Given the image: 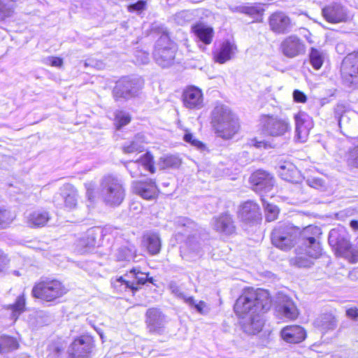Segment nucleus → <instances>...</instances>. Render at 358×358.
I'll return each mask as SVG.
<instances>
[{
    "instance_id": "nucleus-1",
    "label": "nucleus",
    "mask_w": 358,
    "mask_h": 358,
    "mask_svg": "<svg viewBox=\"0 0 358 358\" xmlns=\"http://www.w3.org/2000/svg\"><path fill=\"white\" fill-rule=\"evenodd\" d=\"M270 307L271 300L266 291L249 289L236 300L234 311L242 318L243 331L249 334H256L264 326L262 313Z\"/></svg>"
},
{
    "instance_id": "nucleus-2",
    "label": "nucleus",
    "mask_w": 358,
    "mask_h": 358,
    "mask_svg": "<svg viewBox=\"0 0 358 358\" xmlns=\"http://www.w3.org/2000/svg\"><path fill=\"white\" fill-rule=\"evenodd\" d=\"M87 199L94 202L96 197L110 206H119L125 197V189L122 180L113 174L103 176L99 182V189L94 182L85 184Z\"/></svg>"
},
{
    "instance_id": "nucleus-3",
    "label": "nucleus",
    "mask_w": 358,
    "mask_h": 358,
    "mask_svg": "<svg viewBox=\"0 0 358 358\" xmlns=\"http://www.w3.org/2000/svg\"><path fill=\"white\" fill-rule=\"evenodd\" d=\"M211 123L217 136L229 140L238 131L240 124L237 117L224 105H217L211 113Z\"/></svg>"
},
{
    "instance_id": "nucleus-4",
    "label": "nucleus",
    "mask_w": 358,
    "mask_h": 358,
    "mask_svg": "<svg viewBox=\"0 0 358 358\" xmlns=\"http://www.w3.org/2000/svg\"><path fill=\"white\" fill-rule=\"evenodd\" d=\"M146 282L152 283V279L148 278V273H143L139 268H133L124 276L116 277L111 279V285L117 293L136 292L139 286L143 285Z\"/></svg>"
},
{
    "instance_id": "nucleus-5",
    "label": "nucleus",
    "mask_w": 358,
    "mask_h": 358,
    "mask_svg": "<svg viewBox=\"0 0 358 358\" xmlns=\"http://www.w3.org/2000/svg\"><path fill=\"white\" fill-rule=\"evenodd\" d=\"M68 289L59 280L44 278L37 282L32 289L34 297L48 302H52L63 296Z\"/></svg>"
},
{
    "instance_id": "nucleus-6",
    "label": "nucleus",
    "mask_w": 358,
    "mask_h": 358,
    "mask_svg": "<svg viewBox=\"0 0 358 358\" xmlns=\"http://www.w3.org/2000/svg\"><path fill=\"white\" fill-rule=\"evenodd\" d=\"M299 229L288 223H280L271 233L272 244L282 250H289L296 242Z\"/></svg>"
},
{
    "instance_id": "nucleus-7",
    "label": "nucleus",
    "mask_w": 358,
    "mask_h": 358,
    "mask_svg": "<svg viewBox=\"0 0 358 358\" xmlns=\"http://www.w3.org/2000/svg\"><path fill=\"white\" fill-rule=\"evenodd\" d=\"M176 44L166 34L161 35L157 40L153 52L154 59L157 64L163 68L173 64L176 52Z\"/></svg>"
},
{
    "instance_id": "nucleus-8",
    "label": "nucleus",
    "mask_w": 358,
    "mask_h": 358,
    "mask_svg": "<svg viewBox=\"0 0 358 358\" xmlns=\"http://www.w3.org/2000/svg\"><path fill=\"white\" fill-rule=\"evenodd\" d=\"M143 85L141 78H123L117 82L113 90V97L116 101L128 100L137 96Z\"/></svg>"
},
{
    "instance_id": "nucleus-9",
    "label": "nucleus",
    "mask_w": 358,
    "mask_h": 358,
    "mask_svg": "<svg viewBox=\"0 0 358 358\" xmlns=\"http://www.w3.org/2000/svg\"><path fill=\"white\" fill-rule=\"evenodd\" d=\"M320 229L316 226L309 225L302 231L299 230L298 237L301 238V245L308 250V255L318 258L322 254L320 243L316 241L315 237L320 234Z\"/></svg>"
},
{
    "instance_id": "nucleus-10",
    "label": "nucleus",
    "mask_w": 358,
    "mask_h": 358,
    "mask_svg": "<svg viewBox=\"0 0 358 358\" xmlns=\"http://www.w3.org/2000/svg\"><path fill=\"white\" fill-rule=\"evenodd\" d=\"M341 73L343 83L348 87L357 84L358 76V52L348 55L341 66Z\"/></svg>"
},
{
    "instance_id": "nucleus-11",
    "label": "nucleus",
    "mask_w": 358,
    "mask_h": 358,
    "mask_svg": "<svg viewBox=\"0 0 358 358\" xmlns=\"http://www.w3.org/2000/svg\"><path fill=\"white\" fill-rule=\"evenodd\" d=\"M94 348L93 339L84 335L73 340L68 348V358H90Z\"/></svg>"
},
{
    "instance_id": "nucleus-12",
    "label": "nucleus",
    "mask_w": 358,
    "mask_h": 358,
    "mask_svg": "<svg viewBox=\"0 0 358 358\" xmlns=\"http://www.w3.org/2000/svg\"><path fill=\"white\" fill-rule=\"evenodd\" d=\"M261 122L264 131L272 136H280L289 131L290 126L289 122L285 120L278 118L277 116L264 115Z\"/></svg>"
},
{
    "instance_id": "nucleus-13",
    "label": "nucleus",
    "mask_w": 358,
    "mask_h": 358,
    "mask_svg": "<svg viewBox=\"0 0 358 358\" xmlns=\"http://www.w3.org/2000/svg\"><path fill=\"white\" fill-rule=\"evenodd\" d=\"M85 234L87 239V245L94 249L96 247L101 246L103 238L108 235L117 238L120 234V230L112 226H106L103 228L94 227L89 229Z\"/></svg>"
},
{
    "instance_id": "nucleus-14",
    "label": "nucleus",
    "mask_w": 358,
    "mask_h": 358,
    "mask_svg": "<svg viewBox=\"0 0 358 358\" xmlns=\"http://www.w3.org/2000/svg\"><path fill=\"white\" fill-rule=\"evenodd\" d=\"M124 166L129 172L132 178H138L142 176V173L139 171V166H142L144 171L154 173L155 168L154 166V158L150 152H147L145 154L135 161H128L124 162Z\"/></svg>"
},
{
    "instance_id": "nucleus-15",
    "label": "nucleus",
    "mask_w": 358,
    "mask_h": 358,
    "mask_svg": "<svg viewBox=\"0 0 358 358\" xmlns=\"http://www.w3.org/2000/svg\"><path fill=\"white\" fill-rule=\"evenodd\" d=\"M250 183L254 191L261 196L269 193L274 185V178L269 173L257 170L250 178Z\"/></svg>"
},
{
    "instance_id": "nucleus-16",
    "label": "nucleus",
    "mask_w": 358,
    "mask_h": 358,
    "mask_svg": "<svg viewBox=\"0 0 358 358\" xmlns=\"http://www.w3.org/2000/svg\"><path fill=\"white\" fill-rule=\"evenodd\" d=\"M282 54L288 58H294L305 54L306 46L304 42L296 35H290L281 42Z\"/></svg>"
},
{
    "instance_id": "nucleus-17",
    "label": "nucleus",
    "mask_w": 358,
    "mask_h": 358,
    "mask_svg": "<svg viewBox=\"0 0 358 358\" xmlns=\"http://www.w3.org/2000/svg\"><path fill=\"white\" fill-rule=\"evenodd\" d=\"M184 106L190 110H199L203 106L202 90L194 85L186 87L182 94Z\"/></svg>"
},
{
    "instance_id": "nucleus-18",
    "label": "nucleus",
    "mask_w": 358,
    "mask_h": 358,
    "mask_svg": "<svg viewBox=\"0 0 358 358\" xmlns=\"http://www.w3.org/2000/svg\"><path fill=\"white\" fill-rule=\"evenodd\" d=\"M324 19L330 23L346 22L349 18L347 9L340 3H332L322 8Z\"/></svg>"
},
{
    "instance_id": "nucleus-19",
    "label": "nucleus",
    "mask_w": 358,
    "mask_h": 358,
    "mask_svg": "<svg viewBox=\"0 0 358 358\" xmlns=\"http://www.w3.org/2000/svg\"><path fill=\"white\" fill-rule=\"evenodd\" d=\"M295 119V138L299 142H305L308 138L310 130L313 127L311 118L305 113H299L294 116Z\"/></svg>"
},
{
    "instance_id": "nucleus-20",
    "label": "nucleus",
    "mask_w": 358,
    "mask_h": 358,
    "mask_svg": "<svg viewBox=\"0 0 358 358\" xmlns=\"http://www.w3.org/2000/svg\"><path fill=\"white\" fill-rule=\"evenodd\" d=\"M348 234L343 228L333 229L329 234V243L339 252H347L350 249Z\"/></svg>"
},
{
    "instance_id": "nucleus-21",
    "label": "nucleus",
    "mask_w": 358,
    "mask_h": 358,
    "mask_svg": "<svg viewBox=\"0 0 358 358\" xmlns=\"http://www.w3.org/2000/svg\"><path fill=\"white\" fill-rule=\"evenodd\" d=\"M238 216L241 221L246 223L256 222L261 218L259 207L256 203L247 201L240 206Z\"/></svg>"
},
{
    "instance_id": "nucleus-22",
    "label": "nucleus",
    "mask_w": 358,
    "mask_h": 358,
    "mask_svg": "<svg viewBox=\"0 0 358 358\" xmlns=\"http://www.w3.org/2000/svg\"><path fill=\"white\" fill-rule=\"evenodd\" d=\"M133 192L146 200H151L157 196V188L152 180L134 181L132 183Z\"/></svg>"
},
{
    "instance_id": "nucleus-23",
    "label": "nucleus",
    "mask_w": 358,
    "mask_h": 358,
    "mask_svg": "<svg viewBox=\"0 0 358 358\" xmlns=\"http://www.w3.org/2000/svg\"><path fill=\"white\" fill-rule=\"evenodd\" d=\"M269 25L271 30L277 34H285L292 28L289 17L281 11L275 12L270 16Z\"/></svg>"
},
{
    "instance_id": "nucleus-24",
    "label": "nucleus",
    "mask_w": 358,
    "mask_h": 358,
    "mask_svg": "<svg viewBox=\"0 0 358 358\" xmlns=\"http://www.w3.org/2000/svg\"><path fill=\"white\" fill-rule=\"evenodd\" d=\"M212 226L215 231L227 236L234 234L236 230L232 217L228 213L214 217Z\"/></svg>"
},
{
    "instance_id": "nucleus-25",
    "label": "nucleus",
    "mask_w": 358,
    "mask_h": 358,
    "mask_svg": "<svg viewBox=\"0 0 358 358\" xmlns=\"http://www.w3.org/2000/svg\"><path fill=\"white\" fill-rule=\"evenodd\" d=\"M62 193L55 196L54 202L57 206H60L59 200L64 202V206L69 210L73 209L77 205V192L69 185H64L62 189Z\"/></svg>"
},
{
    "instance_id": "nucleus-26",
    "label": "nucleus",
    "mask_w": 358,
    "mask_h": 358,
    "mask_svg": "<svg viewBox=\"0 0 358 358\" xmlns=\"http://www.w3.org/2000/svg\"><path fill=\"white\" fill-rule=\"evenodd\" d=\"M282 338L289 343H299L305 340L306 333L301 326L289 325L284 327L280 332Z\"/></svg>"
},
{
    "instance_id": "nucleus-27",
    "label": "nucleus",
    "mask_w": 358,
    "mask_h": 358,
    "mask_svg": "<svg viewBox=\"0 0 358 358\" xmlns=\"http://www.w3.org/2000/svg\"><path fill=\"white\" fill-rule=\"evenodd\" d=\"M146 323L150 331L160 332L164 327V315L157 308H150L146 313Z\"/></svg>"
},
{
    "instance_id": "nucleus-28",
    "label": "nucleus",
    "mask_w": 358,
    "mask_h": 358,
    "mask_svg": "<svg viewBox=\"0 0 358 358\" xmlns=\"http://www.w3.org/2000/svg\"><path fill=\"white\" fill-rule=\"evenodd\" d=\"M278 173L284 180L297 183L301 181V176L296 166L290 162H284L278 167Z\"/></svg>"
},
{
    "instance_id": "nucleus-29",
    "label": "nucleus",
    "mask_w": 358,
    "mask_h": 358,
    "mask_svg": "<svg viewBox=\"0 0 358 358\" xmlns=\"http://www.w3.org/2000/svg\"><path fill=\"white\" fill-rule=\"evenodd\" d=\"M276 311L288 320H294L299 315L294 302L286 296L280 297V301L276 306Z\"/></svg>"
},
{
    "instance_id": "nucleus-30",
    "label": "nucleus",
    "mask_w": 358,
    "mask_h": 358,
    "mask_svg": "<svg viewBox=\"0 0 358 358\" xmlns=\"http://www.w3.org/2000/svg\"><path fill=\"white\" fill-rule=\"evenodd\" d=\"M26 221L31 227H42L50 220L49 213L43 209H38L26 213Z\"/></svg>"
},
{
    "instance_id": "nucleus-31",
    "label": "nucleus",
    "mask_w": 358,
    "mask_h": 358,
    "mask_svg": "<svg viewBox=\"0 0 358 358\" xmlns=\"http://www.w3.org/2000/svg\"><path fill=\"white\" fill-rule=\"evenodd\" d=\"M192 31L199 41L205 45H209L213 41L214 30L213 27L200 22L192 26Z\"/></svg>"
},
{
    "instance_id": "nucleus-32",
    "label": "nucleus",
    "mask_w": 358,
    "mask_h": 358,
    "mask_svg": "<svg viewBox=\"0 0 358 358\" xmlns=\"http://www.w3.org/2000/svg\"><path fill=\"white\" fill-rule=\"evenodd\" d=\"M236 50V45L229 41L222 43L220 50L215 54V61L224 64L231 59Z\"/></svg>"
},
{
    "instance_id": "nucleus-33",
    "label": "nucleus",
    "mask_w": 358,
    "mask_h": 358,
    "mask_svg": "<svg viewBox=\"0 0 358 358\" xmlns=\"http://www.w3.org/2000/svg\"><path fill=\"white\" fill-rule=\"evenodd\" d=\"M143 243L150 255H155L160 252L162 243L159 235L157 233H146L143 236Z\"/></svg>"
},
{
    "instance_id": "nucleus-34",
    "label": "nucleus",
    "mask_w": 358,
    "mask_h": 358,
    "mask_svg": "<svg viewBox=\"0 0 358 358\" xmlns=\"http://www.w3.org/2000/svg\"><path fill=\"white\" fill-rule=\"evenodd\" d=\"M308 250L305 248L299 246L296 250V256L290 259L289 262L292 266L299 268L310 267L313 264L312 257L308 255ZM315 259V257H313Z\"/></svg>"
},
{
    "instance_id": "nucleus-35",
    "label": "nucleus",
    "mask_w": 358,
    "mask_h": 358,
    "mask_svg": "<svg viewBox=\"0 0 358 358\" xmlns=\"http://www.w3.org/2000/svg\"><path fill=\"white\" fill-rule=\"evenodd\" d=\"M136 252L134 245L127 243L115 249L114 256L117 261H130L134 258Z\"/></svg>"
},
{
    "instance_id": "nucleus-36",
    "label": "nucleus",
    "mask_w": 358,
    "mask_h": 358,
    "mask_svg": "<svg viewBox=\"0 0 358 358\" xmlns=\"http://www.w3.org/2000/svg\"><path fill=\"white\" fill-rule=\"evenodd\" d=\"M24 310L25 298L23 294L17 296L13 304L8 306V310L10 311V317L13 322L17 320L18 317L24 311Z\"/></svg>"
},
{
    "instance_id": "nucleus-37",
    "label": "nucleus",
    "mask_w": 358,
    "mask_h": 358,
    "mask_svg": "<svg viewBox=\"0 0 358 358\" xmlns=\"http://www.w3.org/2000/svg\"><path fill=\"white\" fill-rule=\"evenodd\" d=\"M324 53L323 51L315 48H311L309 52L310 63L315 70H319L324 61Z\"/></svg>"
},
{
    "instance_id": "nucleus-38",
    "label": "nucleus",
    "mask_w": 358,
    "mask_h": 358,
    "mask_svg": "<svg viewBox=\"0 0 358 358\" xmlns=\"http://www.w3.org/2000/svg\"><path fill=\"white\" fill-rule=\"evenodd\" d=\"M316 323L323 332L333 330L336 327V319L330 314H325L321 316V317L316 321Z\"/></svg>"
},
{
    "instance_id": "nucleus-39",
    "label": "nucleus",
    "mask_w": 358,
    "mask_h": 358,
    "mask_svg": "<svg viewBox=\"0 0 358 358\" xmlns=\"http://www.w3.org/2000/svg\"><path fill=\"white\" fill-rule=\"evenodd\" d=\"M14 6L13 0H0V23L13 15Z\"/></svg>"
},
{
    "instance_id": "nucleus-40",
    "label": "nucleus",
    "mask_w": 358,
    "mask_h": 358,
    "mask_svg": "<svg viewBox=\"0 0 358 358\" xmlns=\"http://www.w3.org/2000/svg\"><path fill=\"white\" fill-rule=\"evenodd\" d=\"M265 196L266 195H262L261 199L264 208L266 219L268 222H272L277 218L279 209L276 206L268 201Z\"/></svg>"
},
{
    "instance_id": "nucleus-41",
    "label": "nucleus",
    "mask_w": 358,
    "mask_h": 358,
    "mask_svg": "<svg viewBox=\"0 0 358 358\" xmlns=\"http://www.w3.org/2000/svg\"><path fill=\"white\" fill-rule=\"evenodd\" d=\"M18 348L17 341L10 336L0 335V354L5 353Z\"/></svg>"
},
{
    "instance_id": "nucleus-42",
    "label": "nucleus",
    "mask_w": 358,
    "mask_h": 358,
    "mask_svg": "<svg viewBox=\"0 0 358 358\" xmlns=\"http://www.w3.org/2000/svg\"><path fill=\"white\" fill-rule=\"evenodd\" d=\"M180 164V159L176 155H166L160 158V166L162 169H176L179 167Z\"/></svg>"
},
{
    "instance_id": "nucleus-43",
    "label": "nucleus",
    "mask_w": 358,
    "mask_h": 358,
    "mask_svg": "<svg viewBox=\"0 0 358 358\" xmlns=\"http://www.w3.org/2000/svg\"><path fill=\"white\" fill-rule=\"evenodd\" d=\"M186 304L190 308H194L201 315H206L209 311V308L206 302L203 301L197 302L194 300L193 296H189L188 299H186Z\"/></svg>"
},
{
    "instance_id": "nucleus-44",
    "label": "nucleus",
    "mask_w": 358,
    "mask_h": 358,
    "mask_svg": "<svg viewBox=\"0 0 358 358\" xmlns=\"http://www.w3.org/2000/svg\"><path fill=\"white\" fill-rule=\"evenodd\" d=\"M144 148L141 141L138 140V136H136L135 139L129 143H125L122 147V150L126 154L134 152H141Z\"/></svg>"
},
{
    "instance_id": "nucleus-45",
    "label": "nucleus",
    "mask_w": 358,
    "mask_h": 358,
    "mask_svg": "<svg viewBox=\"0 0 358 358\" xmlns=\"http://www.w3.org/2000/svg\"><path fill=\"white\" fill-rule=\"evenodd\" d=\"M87 244V239L86 238L85 234L80 238L76 240L74 243V250L77 253L85 254L94 250L92 246Z\"/></svg>"
},
{
    "instance_id": "nucleus-46",
    "label": "nucleus",
    "mask_w": 358,
    "mask_h": 358,
    "mask_svg": "<svg viewBox=\"0 0 358 358\" xmlns=\"http://www.w3.org/2000/svg\"><path fill=\"white\" fill-rule=\"evenodd\" d=\"M131 121L130 115L124 111H117L115 115V124L117 129L128 124Z\"/></svg>"
},
{
    "instance_id": "nucleus-47",
    "label": "nucleus",
    "mask_w": 358,
    "mask_h": 358,
    "mask_svg": "<svg viewBox=\"0 0 358 358\" xmlns=\"http://www.w3.org/2000/svg\"><path fill=\"white\" fill-rule=\"evenodd\" d=\"M264 9L260 5H248L245 4L244 14L254 18H259L263 15Z\"/></svg>"
},
{
    "instance_id": "nucleus-48",
    "label": "nucleus",
    "mask_w": 358,
    "mask_h": 358,
    "mask_svg": "<svg viewBox=\"0 0 358 358\" xmlns=\"http://www.w3.org/2000/svg\"><path fill=\"white\" fill-rule=\"evenodd\" d=\"M13 220L11 213L4 208L0 207V229H5L9 226Z\"/></svg>"
},
{
    "instance_id": "nucleus-49",
    "label": "nucleus",
    "mask_w": 358,
    "mask_h": 358,
    "mask_svg": "<svg viewBox=\"0 0 358 358\" xmlns=\"http://www.w3.org/2000/svg\"><path fill=\"white\" fill-rule=\"evenodd\" d=\"M347 162L348 165L358 168V145L349 150Z\"/></svg>"
},
{
    "instance_id": "nucleus-50",
    "label": "nucleus",
    "mask_w": 358,
    "mask_h": 358,
    "mask_svg": "<svg viewBox=\"0 0 358 358\" xmlns=\"http://www.w3.org/2000/svg\"><path fill=\"white\" fill-rule=\"evenodd\" d=\"M192 19V14L189 10H182L176 14L175 20L176 22L180 24L183 25L187 22H189Z\"/></svg>"
},
{
    "instance_id": "nucleus-51",
    "label": "nucleus",
    "mask_w": 358,
    "mask_h": 358,
    "mask_svg": "<svg viewBox=\"0 0 358 358\" xmlns=\"http://www.w3.org/2000/svg\"><path fill=\"white\" fill-rule=\"evenodd\" d=\"M183 139L185 142L190 143L199 150H203L205 148L203 143L197 140L191 133H186L184 135Z\"/></svg>"
},
{
    "instance_id": "nucleus-52",
    "label": "nucleus",
    "mask_w": 358,
    "mask_h": 358,
    "mask_svg": "<svg viewBox=\"0 0 358 358\" xmlns=\"http://www.w3.org/2000/svg\"><path fill=\"white\" fill-rule=\"evenodd\" d=\"M169 289L172 294L178 298L182 299L186 303V299H188L189 296H187L184 294L180 287L176 282H171L169 285Z\"/></svg>"
},
{
    "instance_id": "nucleus-53",
    "label": "nucleus",
    "mask_w": 358,
    "mask_h": 358,
    "mask_svg": "<svg viewBox=\"0 0 358 358\" xmlns=\"http://www.w3.org/2000/svg\"><path fill=\"white\" fill-rule=\"evenodd\" d=\"M146 7V1L145 0H139L134 3H131L128 6V10L129 12H136L141 13L143 10L145 9Z\"/></svg>"
},
{
    "instance_id": "nucleus-54",
    "label": "nucleus",
    "mask_w": 358,
    "mask_h": 358,
    "mask_svg": "<svg viewBox=\"0 0 358 358\" xmlns=\"http://www.w3.org/2000/svg\"><path fill=\"white\" fill-rule=\"evenodd\" d=\"M294 101L304 103L307 101V96L299 90H294L292 93Z\"/></svg>"
},
{
    "instance_id": "nucleus-55",
    "label": "nucleus",
    "mask_w": 358,
    "mask_h": 358,
    "mask_svg": "<svg viewBox=\"0 0 358 358\" xmlns=\"http://www.w3.org/2000/svg\"><path fill=\"white\" fill-rule=\"evenodd\" d=\"M45 64L52 66L60 67L63 64V60L60 57H48L45 59Z\"/></svg>"
},
{
    "instance_id": "nucleus-56",
    "label": "nucleus",
    "mask_w": 358,
    "mask_h": 358,
    "mask_svg": "<svg viewBox=\"0 0 358 358\" xmlns=\"http://www.w3.org/2000/svg\"><path fill=\"white\" fill-rule=\"evenodd\" d=\"M178 223L179 225L186 228L185 232H187V229L192 228L193 226H194V223L186 217H180L178 220Z\"/></svg>"
},
{
    "instance_id": "nucleus-57",
    "label": "nucleus",
    "mask_w": 358,
    "mask_h": 358,
    "mask_svg": "<svg viewBox=\"0 0 358 358\" xmlns=\"http://www.w3.org/2000/svg\"><path fill=\"white\" fill-rule=\"evenodd\" d=\"M136 59L141 64H147L149 62V54L145 52L139 51L137 52Z\"/></svg>"
},
{
    "instance_id": "nucleus-58",
    "label": "nucleus",
    "mask_w": 358,
    "mask_h": 358,
    "mask_svg": "<svg viewBox=\"0 0 358 358\" xmlns=\"http://www.w3.org/2000/svg\"><path fill=\"white\" fill-rule=\"evenodd\" d=\"M346 315L352 320H357L358 318V308H350L347 309Z\"/></svg>"
},
{
    "instance_id": "nucleus-59",
    "label": "nucleus",
    "mask_w": 358,
    "mask_h": 358,
    "mask_svg": "<svg viewBox=\"0 0 358 358\" xmlns=\"http://www.w3.org/2000/svg\"><path fill=\"white\" fill-rule=\"evenodd\" d=\"M245 4L238 5V6H229V9L231 13H245Z\"/></svg>"
},
{
    "instance_id": "nucleus-60",
    "label": "nucleus",
    "mask_w": 358,
    "mask_h": 358,
    "mask_svg": "<svg viewBox=\"0 0 358 358\" xmlns=\"http://www.w3.org/2000/svg\"><path fill=\"white\" fill-rule=\"evenodd\" d=\"M6 263V258L3 256V252L0 250V271H1Z\"/></svg>"
},
{
    "instance_id": "nucleus-61",
    "label": "nucleus",
    "mask_w": 358,
    "mask_h": 358,
    "mask_svg": "<svg viewBox=\"0 0 358 358\" xmlns=\"http://www.w3.org/2000/svg\"><path fill=\"white\" fill-rule=\"evenodd\" d=\"M350 225L353 229L358 230V221L357 220H352L350 223Z\"/></svg>"
},
{
    "instance_id": "nucleus-62",
    "label": "nucleus",
    "mask_w": 358,
    "mask_h": 358,
    "mask_svg": "<svg viewBox=\"0 0 358 358\" xmlns=\"http://www.w3.org/2000/svg\"><path fill=\"white\" fill-rule=\"evenodd\" d=\"M266 143L264 141H255V143H254V145L257 148H262V147H266Z\"/></svg>"
},
{
    "instance_id": "nucleus-63",
    "label": "nucleus",
    "mask_w": 358,
    "mask_h": 358,
    "mask_svg": "<svg viewBox=\"0 0 358 358\" xmlns=\"http://www.w3.org/2000/svg\"><path fill=\"white\" fill-rule=\"evenodd\" d=\"M347 116L345 115H342L339 120H338V125H339V127L341 128V124H342V122L344 121L345 119H347Z\"/></svg>"
},
{
    "instance_id": "nucleus-64",
    "label": "nucleus",
    "mask_w": 358,
    "mask_h": 358,
    "mask_svg": "<svg viewBox=\"0 0 358 358\" xmlns=\"http://www.w3.org/2000/svg\"><path fill=\"white\" fill-rule=\"evenodd\" d=\"M139 171L142 173V176H145L148 171H144L142 166H139Z\"/></svg>"
}]
</instances>
